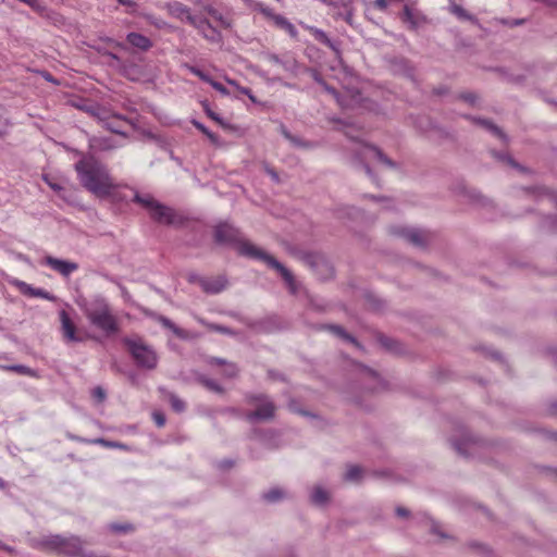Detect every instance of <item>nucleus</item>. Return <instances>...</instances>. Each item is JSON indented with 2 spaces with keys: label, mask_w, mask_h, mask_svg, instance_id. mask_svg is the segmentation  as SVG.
Instances as JSON below:
<instances>
[{
  "label": "nucleus",
  "mask_w": 557,
  "mask_h": 557,
  "mask_svg": "<svg viewBox=\"0 0 557 557\" xmlns=\"http://www.w3.org/2000/svg\"><path fill=\"white\" fill-rule=\"evenodd\" d=\"M214 239L220 244H235L238 252L253 259H259L270 268L275 269L285 281L292 294H296L297 284L292 272L280 263L274 257L268 255L248 240L242 239L240 233L234 226L227 223H221L215 226Z\"/></svg>",
  "instance_id": "f257e3e1"
},
{
  "label": "nucleus",
  "mask_w": 557,
  "mask_h": 557,
  "mask_svg": "<svg viewBox=\"0 0 557 557\" xmlns=\"http://www.w3.org/2000/svg\"><path fill=\"white\" fill-rule=\"evenodd\" d=\"M75 171L81 185L99 198L112 196L119 187L108 168L92 156L76 162Z\"/></svg>",
  "instance_id": "f03ea898"
},
{
  "label": "nucleus",
  "mask_w": 557,
  "mask_h": 557,
  "mask_svg": "<svg viewBox=\"0 0 557 557\" xmlns=\"http://www.w3.org/2000/svg\"><path fill=\"white\" fill-rule=\"evenodd\" d=\"M89 322L107 334H114L119 331V323L112 313L110 306L103 301H97L85 310Z\"/></svg>",
  "instance_id": "7ed1b4c3"
},
{
  "label": "nucleus",
  "mask_w": 557,
  "mask_h": 557,
  "mask_svg": "<svg viewBox=\"0 0 557 557\" xmlns=\"http://www.w3.org/2000/svg\"><path fill=\"white\" fill-rule=\"evenodd\" d=\"M85 542L78 536L53 535L45 541L47 548L69 557H92L85 549Z\"/></svg>",
  "instance_id": "20e7f679"
},
{
  "label": "nucleus",
  "mask_w": 557,
  "mask_h": 557,
  "mask_svg": "<svg viewBox=\"0 0 557 557\" xmlns=\"http://www.w3.org/2000/svg\"><path fill=\"white\" fill-rule=\"evenodd\" d=\"M123 344L139 368L152 370L158 364V355L154 349L141 339L124 338Z\"/></svg>",
  "instance_id": "39448f33"
},
{
  "label": "nucleus",
  "mask_w": 557,
  "mask_h": 557,
  "mask_svg": "<svg viewBox=\"0 0 557 557\" xmlns=\"http://www.w3.org/2000/svg\"><path fill=\"white\" fill-rule=\"evenodd\" d=\"M134 201L146 208L149 211L150 216L159 223L173 224L176 221V215L171 208L162 206L149 195L141 196L136 193Z\"/></svg>",
  "instance_id": "423d86ee"
},
{
  "label": "nucleus",
  "mask_w": 557,
  "mask_h": 557,
  "mask_svg": "<svg viewBox=\"0 0 557 557\" xmlns=\"http://www.w3.org/2000/svg\"><path fill=\"white\" fill-rule=\"evenodd\" d=\"M249 401L257 406L256 410L246 413V419L249 422L268 420L274 416L275 406L265 396H250Z\"/></svg>",
  "instance_id": "0eeeda50"
},
{
  "label": "nucleus",
  "mask_w": 557,
  "mask_h": 557,
  "mask_svg": "<svg viewBox=\"0 0 557 557\" xmlns=\"http://www.w3.org/2000/svg\"><path fill=\"white\" fill-rule=\"evenodd\" d=\"M358 159L363 163L368 175H371L369 161L376 160L389 166L394 165V163L386 156H384L379 148L368 145L362 146L361 151L358 153Z\"/></svg>",
  "instance_id": "6e6552de"
},
{
  "label": "nucleus",
  "mask_w": 557,
  "mask_h": 557,
  "mask_svg": "<svg viewBox=\"0 0 557 557\" xmlns=\"http://www.w3.org/2000/svg\"><path fill=\"white\" fill-rule=\"evenodd\" d=\"M59 318L61 322V332L64 339L70 343L82 342L83 337L78 335L76 325L72 321L69 313L65 310H61L59 312Z\"/></svg>",
  "instance_id": "1a4fd4ad"
},
{
  "label": "nucleus",
  "mask_w": 557,
  "mask_h": 557,
  "mask_svg": "<svg viewBox=\"0 0 557 557\" xmlns=\"http://www.w3.org/2000/svg\"><path fill=\"white\" fill-rule=\"evenodd\" d=\"M189 24L193 25L207 40L211 42H220L222 35L214 28L206 18L198 17L197 20L189 18Z\"/></svg>",
  "instance_id": "9d476101"
},
{
  "label": "nucleus",
  "mask_w": 557,
  "mask_h": 557,
  "mask_svg": "<svg viewBox=\"0 0 557 557\" xmlns=\"http://www.w3.org/2000/svg\"><path fill=\"white\" fill-rule=\"evenodd\" d=\"M198 284L205 293L218 294L225 289L227 280L223 275H218L215 277H199Z\"/></svg>",
  "instance_id": "9b49d317"
},
{
  "label": "nucleus",
  "mask_w": 557,
  "mask_h": 557,
  "mask_svg": "<svg viewBox=\"0 0 557 557\" xmlns=\"http://www.w3.org/2000/svg\"><path fill=\"white\" fill-rule=\"evenodd\" d=\"M45 263L63 276H69L78 269V264L75 262L60 260L51 256L46 257Z\"/></svg>",
  "instance_id": "f8f14e48"
},
{
  "label": "nucleus",
  "mask_w": 557,
  "mask_h": 557,
  "mask_svg": "<svg viewBox=\"0 0 557 557\" xmlns=\"http://www.w3.org/2000/svg\"><path fill=\"white\" fill-rule=\"evenodd\" d=\"M314 79L320 83L321 85H323V87L325 88V90L327 92H330L337 101V103L342 107V108H351L355 106V103L358 102V98H359V94L358 92H350L347 90V92L349 94V101H346L345 100V97L343 95H341L335 88H332V87H329L318 75H314Z\"/></svg>",
  "instance_id": "ddd939ff"
},
{
  "label": "nucleus",
  "mask_w": 557,
  "mask_h": 557,
  "mask_svg": "<svg viewBox=\"0 0 557 557\" xmlns=\"http://www.w3.org/2000/svg\"><path fill=\"white\" fill-rule=\"evenodd\" d=\"M395 234L406 238L409 243L416 246H423L428 242V234L421 230L399 228L395 231Z\"/></svg>",
  "instance_id": "4468645a"
},
{
  "label": "nucleus",
  "mask_w": 557,
  "mask_h": 557,
  "mask_svg": "<svg viewBox=\"0 0 557 557\" xmlns=\"http://www.w3.org/2000/svg\"><path fill=\"white\" fill-rule=\"evenodd\" d=\"M15 286L18 288V290L23 295H26L29 297L42 298V299L50 300V301L55 300V297L52 294H50L49 292H47L42 288H35L25 282L16 281Z\"/></svg>",
  "instance_id": "2eb2a0df"
},
{
  "label": "nucleus",
  "mask_w": 557,
  "mask_h": 557,
  "mask_svg": "<svg viewBox=\"0 0 557 557\" xmlns=\"http://www.w3.org/2000/svg\"><path fill=\"white\" fill-rule=\"evenodd\" d=\"M400 18L408 25L409 29H416L424 21V17L419 12L413 11L408 4L404 7Z\"/></svg>",
  "instance_id": "dca6fc26"
},
{
  "label": "nucleus",
  "mask_w": 557,
  "mask_h": 557,
  "mask_svg": "<svg viewBox=\"0 0 557 557\" xmlns=\"http://www.w3.org/2000/svg\"><path fill=\"white\" fill-rule=\"evenodd\" d=\"M126 40L131 46L143 51H147L152 47V41L139 33H129L126 37Z\"/></svg>",
  "instance_id": "f3484780"
},
{
  "label": "nucleus",
  "mask_w": 557,
  "mask_h": 557,
  "mask_svg": "<svg viewBox=\"0 0 557 557\" xmlns=\"http://www.w3.org/2000/svg\"><path fill=\"white\" fill-rule=\"evenodd\" d=\"M449 12L456 15L459 20L470 21L472 23L476 22V18L472 14L468 13L461 5L457 3H453L449 7Z\"/></svg>",
  "instance_id": "a211bd4d"
},
{
  "label": "nucleus",
  "mask_w": 557,
  "mask_h": 557,
  "mask_svg": "<svg viewBox=\"0 0 557 557\" xmlns=\"http://www.w3.org/2000/svg\"><path fill=\"white\" fill-rule=\"evenodd\" d=\"M3 369L7 371L15 372L21 375L38 377V374L35 370H33L32 368L24 366V364L7 366V367H3Z\"/></svg>",
  "instance_id": "6ab92c4d"
},
{
  "label": "nucleus",
  "mask_w": 557,
  "mask_h": 557,
  "mask_svg": "<svg viewBox=\"0 0 557 557\" xmlns=\"http://www.w3.org/2000/svg\"><path fill=\"white\" fill-rule=\"evenodd\" d=\"M206 12L213 17L223 28H230L232 23L228 17H225L221 12L212 7H207Z\"/></svg>",
  "instance_id": "aec40b11"
},
{
  "label": "nucleus",
  "mask_w": 557,
  "mask_h": 557,
  "mask_svg": "<svg viewBox=\"0 0 557 557\" xmlns=\"http://www.w3.org/2000/svg\"><path fill=\"white\" fill-rule=\"evenodd\" d=\"M272 22L276 27L282 28L292 35L296 33L295 26L283 15L276 14V16H273Z\"/></svg>",
  "instance_id": "412c9836"
},
{
  "label": "nucleus",
  "mask_w": 557,
  "mask_h": 557,
  "mask_svg": "<svg viewBox=\"0 0 557 557\" xmlns=\"http://www.w3.org/2000/svg\"><path fill=\"white\" fill-rule=\"evenodd\" d=\"M191 124L198 129L200 131L203 135L207 136V138L213 144V145H218L219 144V136L214 133H212L211 131H209L202 123H200L199 121L197 120H193L191 121Z\"/></svg>",
  "instance_id": "4be33fe9"
},
{
  "label": "nucleus",
  "mask_w": 557,
  "mask_h": 557,
  "mask_svg": "<svg viewBox=\"0 0 557 557\" xmlns=\"http://www.w3.org/2000/svg\"><path fill=\"white\" fill-rule=\"evenodd\" d=\"M362 476V469L358 466H349L346 473L345 480L349 482H357Z\"/></svg>",
  "instance_id": "5701e85b"
},
{
  "label": "nucleus",
  "mask_w": 557,
  "mask_h": 557,
  "mask_svg": "<svg viewBox=\"0 0 557 557\" xmlns=\"http://www.w3.org/2000/svg\"><path fill=\"white\" fill-rule=\"evenodd\" d=\"M329 499L327 493L322 487H315L311 494V500L317 505H322Z\"/></svg>",
  "instance_id": "b1692460"
},
{
  "label": "nucleus",
  "mask_w": 557,
  "mask_h": 557,
  "mask_svg": "<svg viewBox=\"0 0 557 557\" xmlns=\"http://www.w3.org/2000/svg\"><path fill=\"white\" fill-rule=\"evenodd\" d=\"M175 12H176L177 17H180L182 21H186L187 23H189V18H191V20L198 18V16L193 15L190 10L183 4L177 5L175 8Z\"/></svg>",
  "instance_id": "393cba45"
},
{
  "label": "nucleus",
  "mask_w": 557,
  "mask_h": 557,
  "mask_svg": "<svg viewBox=\"0 0 557 557\" xmlns=\"http://www.w3.org/2000/svg\"><path fill=\"white\" fill-rule=\"evenodd\" d=\"M202 108H203V111L205 113L207 114V116L209 119H211L212 121L216 122L219 125H221L223 128H227L228 126L223 122V120L214 112L211 110L209 103L207 101H203L202 102Z\"/></svg>",
  "instance_id": "a878e982"
},
{
  "label": "nucleus",
  "mask_w": 557,
  "mask_h": 557,
  "mask_svg": "<svg viewBox=\"0 0 557 557\" xmlns=\"http://www.w3.org/2000/svg\"><path fill=\"white\" fill-rule=\"evenodd\" d=\"M161 321H162L163 326H165L166 329L171 330L177 337H180V338H186L187 337L186 332L183 329H180L178 326H176L169 319L162 318Z\"/></svg>",
  "instance_id": "bb28decb"
},
{
  "label": "nucleus",
  "mask_w": 557,
  "mask_h": 557,
  "mask_svg": "<svg viewBox=\"0 0 557 557\" xmlns=\"http://www.w3.org/2000/svg\"><path fill=\"white\" fill-rule=\"evenodd\" d=\"M284 497H285L284 491L278 487H274L263 495V498L270 503L277 502Z\"/></svg>",
  "instance_id": "cd10ccee"
},
{
  "label": "nucleus",
  "mask_w": 557,
  "mask_h": 557,
  "mask_svg": "<svg viewBox=\"0 0 557 557\" xmlns=\"http://www.w3.org/2000/svg\"><path fill=\"white\" fill-rule=\"evenodd\" d=\"M199 382L209 391H212L215 393H223V388L213 380L201 376V377H199Z\"/></svg>",
  "instance_id": "c85d7f7f"
},
{
  "label": "nucleus",
  "mask_w": 557,
  "mask_h": 557,
  "mask_svg": "<svg viewBox=\"0 0 557 557\" xmlns=\"http://www.w3.org/2000/svg\"><path fill=\"white\" fill-rule=\"evenodd\" d=\"M184 66L194 75H196L197 77H199L201 81L206 82V83H210L212 81V78L207 75L203 71H201L200 69H198L197 66H194V65H190V64H184Z\"/></svg>",
  "instance_id": "c756f323"
},
{
  "label": "nucleus",
  "mask_w": 557,
  "mask_h": 557,
  "mask_svg": "<svg viewBox=\"0 0 557 557\" xmlns=\"http://www.w3.org/2000/svg\"><path fill=\"white\" fill-rule=\"evenodd\" d=\"M170 404L175 412H183L186 408L185 401L174 394L170 395Z\"/></svg>",
  "instance_id": "7c9ffc66"
},
{
  "label": "nucleus",
  "mask_w": 557,
  "mask_h": 557,
  "mask_svg": "<svg viewBox=\"0 0 557 557\" xmlns=\"http://www.w3.org/2000/svg\"><path fill=\"white\" fill-rule=\"evenodd\" d=\"M109 529L116 533H127L134 530L133 525L129 523H111Z\"/></svg>",
  "instance_id": "2f4dec72"
},
{
  "label": "nucleus",
  "mask_w": 557,
  "mask_h": 557,
  "mask_svg": "<svg viewBox=\"0 0 557 557\" xmlns=\"http://www.w3.org/2000/svg\"><path fill=\"white\" fill-rule=\"evenodd\" d=\"M91 443L100 444L103 447H108V448H113V447L122 448L123 447V445L120 444V443L110 442V441H107V440H103V438H97L95 441H91Z\"/></svg>",
  "instance_id": "473e14b6"
},
{
  "label": "nucleus",
  "mask_w": 557,
  "mask_h": 557,
  "mask_svg": "<svg viewBox=\"0 0 557 557\" xmlns=\"http://www.w3.org/2000/svg\"><path fill=\"white\" fill-rule=\"evenodd\" d=\"M152 419L154 421V423L159 426V428H162L164 424H165V417L162 412L160 411H154L152 413Z\"/></svg>",
  "instance_id": "72a5a7b5"
},
{
  "label": "nucleus",
  "mask_w": 557,
  "mask_h": 557,
  "mask_svg": "<svg viewBox=\"0 0 557 557\" xmlns=\"http://www.w3.org/2000/svg\"><path fill=\"white\" fill-rule=\"evenodd\" d=\"M216 91H219L220 94L224 95V96H227L230 92L228 90L226 89V87L224 85H222L221 83L212 79L210 83H209Z\"/></svg>",
  "instance_id": "f704fd0d"
},
{
  "label": "nucleus",
  "mask_w": 557,
  "mask_h": 557,
  "mask_svg": "<svg viewBox=\"0 0 557 557\" xmlns=\"http://www.w3.org/2000/svg\"><path fill=\"white\" fill-rule=\"evenodd\" d=\"M331 330L334 333H336L337 335H341L342 337H344L345 339L356 344V341L350 335L346 334L342 327H339V326H332Z\"/></svg>",
  "instance_id": "c9c22d12"
},
{
  "label": "nucleus",
  "mask_w": 557,
  "mask_h": 557,
  "mask_svg": "<svg viewBox=\"0 0 557 557\" xmlns=\"http://www.w3.org/2000/svg\"><path fill=\"white\" fill-rule=\"evenodd\" d=\"M226 82H227L230 85L235 86V87L238 89V91H239L240 94L245 95V96H248V95H249V92L251 91V89H249V88H247V87H242V86L237 85V83H236L235 81H233V79L227 78V79H226Z\"/></svg>",
  "instance_id": "e433bc0d"
},
{
  "label": "nucleus",
  "mask_w": 557,
  "mask_h": 557,
  "mask_svg": "<svg viewBox=\"0 0 557 557\" xmlns=\"http://www.w3.org/2000/svg\"><path fill=\"white\" fill-rule=\"evenodd\" d=\"M92 396L99 401H102L106 398V393L101 387H96L92 389Z\"/></svg>",
  "instance_id": "4c0bfd02"
},
{
  "label": "nucleus",
  "mask_w": 557,
  "mask_h": 557,
  "mask_svg": "<svg viewBox=\"0 0 557 557\" xmlns=\"http://www.w3.org/2000/svg\"><path fill=\"white\" fill-rule=\"evenodd\" d=\"M481 123H482V125H483L485 128L490 129V131H491V132H493L494 134H496V135H498V136H502V135H503V134H502V132H500V131H499L495 125L491 124L490 122H487V121H483V122H481Z\"/></svg>",
  "instance_id": "58836bf2"
},
{
  "label": "nucleus",
  "mask_w": 557,
  "mask_h": 557,
  "mask_svg": "<svg viewBox=\"0 0 557 557\" xmlns=\"http://www.w3.org/2000/svg\"><path fill=\"white\" fill-rule=\"evenodd\" d=\"M373 7L377 10L384 12L387 9V1L386 0H374Z\"/></svg>",
  "instance_id": "ea45409f"
},
{
  "label": "nucleus",
  "mask_w": 557,
  "mask_h": 557,
  "mask_svg": "<svg viewBox=\"0 0 557 557\" xmlns=\"http://www.w3.org/2000/svg\"><path fill=\"white\" fill-rule=\"evenodd\" d=\"M119 3H121L122 5H126L131 9L129 12H134L135 9H136V2H134L133 0H117Z\"/></svg>",
  "instance_id": "a19ab883"
},
{
  "label": "nucleus",
  "mask_w": 557,
  "mask_h": 557,
  "mask_svg": "<svg viewBox=\"0 0 557 557\" xmlns=\"http://www.w3.org/2000/svg\"><path fill=\"white\" fill-rule=\"evenodd\" d=\"M261 13L270 21H273V16H276V13H274L273 10L269 8H262Z\"/></svg>",
  "instance_id": "79ce46f5"
},
{
  "label": "nucleus",
  "mask_w": 557,
  "mask_h": 557,
  "mask_svg": "<svg viewBox=\"0 0 557 557\" xmlns=\"http://www.w3.org/2000/svg\"><path fill=\"white\" fill-rule=\"evenodd\" d=\"M236 373H237V369L234 364H228L227 368L225 369V375L228 377L235 376Z\"/></svg>",
  "instance_id": "37998d69"
},
{
  "label": "nucleus",
  "mask_w": 557,
  "mask_h": 557,
  "mask_svg": "<svg viewBox=\"0 0 557 557\" xmlns=\"http://www.w3.org/2000/svg\"><path fill=\"white\" fill-rule=\"evenodd\" d=\"M133 70H135V66H131V67H126V66H125V67H124V70H123V73H124V75H125L127 78H129V79H132V81H135V79H136V77L134 76V72H132Z\"/></svg>",
  "instance_id": "c03bdc74"
},
{
  "label": "nucleus",
  "mask_w": 557,
  "mask_h": 557,
  "mask_svg": "<svg viewBox=\"0 0 557 557\" xmlns=\"http://www.w3.org/2000/svg\"><path fill=\"white\" fill-rule=\"evenodd\" d=\"M396 513L399 517H407L409 515L408 510L406 508H403V507H398L396 509Z\"/></svg>",
  "instance_id": "a18cd8bd"
},
{
  "label": "nucleus",
  "mask_w": 557,
  "mask_h": 557,
  "mask_svg": "<svg viewBox=\"0 0 557 557\" xmlns=\"http://www.w3.org/2000/svg\"><path fill=\"white\" fill-rule=\"evenodd\" d=\"M104 40H106L108 44H110L111 46H113V47H119V48H123V47H124V46H123V44H121V42H119V41H115V40H113V39H111V38H107V39H104Z\"/></svg>",
  "instance_id": "49530a36"
},
{
  "label": "nucleus",
  "mask_w": 557,
  "mask_h": 557,
  "mask_svg": "<svg viewBox=\"0 0 557 557\" xmlns=\"http://www.w3.org/2000/svg\"><path fill=\"white\" fill-rule=\"evenodd\" d=\"M381 343L387 348V349H393V346H392V341L388 339V338H381Z\"/></svg>",
  "instance_id": "de8ad7c7"
},
{
  "label": "nucleus",
  "mask_w": 557,
  "mask_h": 557,
  "mask_svg": "<svg viewBox=\"0 0 557 557\" xmlns=\"http://www.w3.org/2000/svg\"><path fill=\"white\" fill-rule=\"evenodd\" d=\"M462 98L470 103H474L475 100V97L472 94L463 95Z\"/></svg>",
  "instance_id": "09e8293b"
},
{
  "label": "nucleus",
  "mask_w": 557,
  "mask_h": 557,
  "mask_svg": "<svg viewBox=\"0 0 557 557\" xmlns=\"http://www.w3.org/2000/svg\"><path fill=\"white\" fill-rule=\"evenodd\" d=\"M199 277H200V276H199V275H197V274H191V275H189V278H188V280H189V282H191V283H197V284H198V278H199Z\"/></svg>",
  "instance_id": "8fccbe9b"
},
{
  "label": "nucleus",
  "mask_w": 557,
  "mask_h": 557,
  "mask_svg": "<svg viewBox=\"0 0 557 557\" xmlns=\"http://www.w3.org/2000/svg\"><path fill=\"white\" fill-rule=\"evenodd\" d=\"M45 180L48 181L47 178H45ZM47 183L54 190H60L61 189V187L58 184H55V183H51V182H47Z\"/></svg>",
  "instance_id": "3c124183"
},
{
  "label": "nucleus",
  "mask_w": 557,
  "mask_h": 557,
  "mask_svg": "<svg viewBox=\"0 0 557 557\" xmlns=\"http://www.w3.org/2000/svg\"><path fill=\"white\" fill-rule=\"evenodd\" d=\"M315 258H317V257H315V256H312V255H308V256L306 257V259H307L308 263H310V264H314L313 259H315Z\"/></svg>",
  "instance_id": "603ef678"
},
{
  "label": "nucleus",
  "mask_w": 557,
  "mask_h": 557,
  "mask_svg": "<svg viewBox=\"0 0 557 557\" xmlns=\"http://www.w3.org/2000/svg\"><path fill=\"white\" fill-rule=\"evenodd\" d=\"M321 36L324 38L325 44H327L329 46H332L330 39L323 33H321Z\"/></svg>",
  "instance_id": "864d4df0"
},
{
  "label": "nucleus",
  "mask_w": 557,
  "mask_h": 557,
  "mask_svg": "<svg viewBox=\"0 0 557 557\" xmlns=\"http://www.w3.org/2000/svg\"><path fill=\"white\" fill-rule=\"evenodd\" d=\"M252 102H257V99L256 97L252 95V92L250 91L249 95L247 96Z\"/></svg>",
  "instance_id": "5fc2aeb1"
},
{
  "label": "nucleus",
  "mask_w": 557,
  "mask_h": 557,
  "mask_svg": "<svg viewBox=\"0 0 557 557\" xmlns=\"http://www.w3.org/2000/svg\"><path fill=\"white\" fill-rule=\"evenodd\" d=\"M345 134H346L348 137H350V138H354V139L356 138V137H355V135H352V133L350 132V129H347V131L345 132Z\"/></svg>",
  "instance_id": "6e6d98bb"
},
{
  "label": "nucleus",
  "mask_w": 557,
  "mask_h": 557,
  "mask_svg": "<svg viewBox=\"0 0 557 557\" xmlns=\"http://www.w3.org/2000/svg\"><path fill=\"white\" fill-rule=\"evenodd\" d=\"M110 57H111L112 59L116 60V61H119V60H120V58H119L116 54L110 53Z\"/></svg>",
  "instance_id": "4d7b16f0"
}]
</instances>
